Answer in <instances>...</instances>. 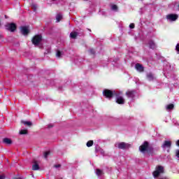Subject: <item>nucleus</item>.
Returning a JSON list of instances; mask_svg holds the SVG:
<instances>
[{"mask_svg": "<svg viewBox=\"0 0 179 179\" xmlns=\"http://www.w3.org/2000/svg\"><path fill=\"white\" fill-rule=\"evenodd\" d=\"M121 92H115V95L116 96V103L117 104H124L125 103V99L122 96H120Z\"/></svg>", "mask_w": 179, "mask_h": 179, "instance_id": "nucleus-4", "label": "nucleus"}, {"mask_svg": "<svg viewBox=\"0 0 179 179\" xmlns=\"http://www.w3.org/2000/svg\"><path fill=\"white\" fill-rule=\"evenodd\" d=\"M149 149V142L145 141L140 147L139 150L140 152H142L143 153L144 152H146Z\"/></svg>", "mask_w": 179, "mask_h": 179, "instance_id": "nucleus-6", "label": "nucleus"}, {"mask_svg": "<svg viewBox=\"0 0 179 179\" xmlns=\"http://www.w3.org/2000/svg\"><path fill=\"white\" fill-rule=\"evenodd\" d=\"M91 52H92V54H94V51H93V50H91Z\"/></svg>", "mask_w": 179, "mask_h": 179, "instance_id": "nucleus-36", "label": "nucleus"}, {"mask_svg": "<svg viewBox=\"0 0 179 179\" xmlns=\"http://www.w3.org/2000/svg\"><path fill=\"white\" fill-rule=\"evenodd\" d=\"M176 50L179 52V43L176 45Z\"/></svg>", "mask_w": 179, "mask_h": 179, "instance_id": "nucleus-30", "label": "nucleus"}, {"mask_svg": "<svg viewBox=\"0 0 179 179\" xmlns=\"http://www.w3.org/2000/svg\"><path fill=\"white\" fill-rule=\"evenodd\" d=\"M79 34V33L76 32V31H72L71 33H70V38H73V40H76V37H78V35Z\"/></svg>", "mask_w": 179, "mask_h": 179, "instance_id": "nucleus-14", "label": "nucleus"}, {"mask_svg": "<svg viewBox=\"0 0 179 179\" xmlns=\"http://www.w3.org/2000/svg\"><path fill=\"white\" fill-rule=\"evenodd\" d=\"M33 166H32V170L36 171V170H40V166H38V162L37 161L34 160L33 161Z\"/></svg>", "mask_w": 179, "mask_h": 179, "instance_id": "nucleus-12", "label": "nucleus"}, {"mask_svg": "<svg viewBox=\"0 0 179 179\" xmlns=\"http://www.w3.org/2000/svg\"><path fill=\"white\" fill-rule=\"evenodd\" d=\"M176 145H177V146H179V140L177 141Z\"/></svg>", "mask_w": 179, "mask_h": 179, "instance_id": "nucleus-34", "label": "nucleus"}, {"mask_svg": "<svg viewBox=\"0 0 179 179\" xmlns=\"http://www.w3.org/2000/svg\"><path fill=\"white\" fill-rule=\"evenodd\" d=\"M111 9H112V10L117 11V10H118V6L117 5H115V4H113L111 6Z\"/></svg>", "mask_w": 179, "mask_h": 179, "instance_id": "nucleus-22", "label": "nucleus"}, {"mask_svg": "<svg viewBox=\"0 0 179 179\" xmlns=\"http://www.w3.org/2000/svg\"><path fill=\"white\" fill-rule=\"evenodd\" d=\"M129 27L130 29H135V24L134 23L130 24Z\"/></svg>", "mask_w": 179, "mask_h": 179, "instance_id": "nucleus-27", "label": "nucleus"}, {"mask_svg": "<svg viewBox=\"0 0 179 179\" xmlns=\"http://www.w3.org/2000/svg\"><path fill=\"white\" fill-rule=\"evenodd\" d=\"M148 45L152 50H156V43H155V41L152 40L149 41Z\"/></svg>", "mask_w": 179, "mask_h": 179, "instance_id": "nucleus-13", "label": "nucleus"}, {"mask_svg": "<svg viewBox=\"0 0 179 179\" xmlns=\"http://www.w3.org/2000/svg\"><path fill=\"white\" fill-rule=\"evenodd\" d=\"M164 173V167L161 165H158L155 168V171H153L152 176L155 178H157L160 174Z\"/></svg>", "mask_w": 179, "mask_h": 179, "instance_id": "nucleus-1", "label": "nucleus"}, {"mask_svg": "<svg viewBox=\"0 0 179 179\" xmlns=\"http://www.w3.org/2000/svg\"><path fill=\"white\" fill-rule=\"evenodd\" d=\"M5 27L7 30L12 32L15 31L17 29L16 24L15 23H8Z\"/></svg>", "mask_w": 179, "mask_h": 179, "instance_id": "nucleus-5", "label": "nucleus"}, {"mask_svg": "<svg viewBox=\"0 0 179 179\" xmlns=\"http://www.w3.org/2000/svg\"><path fill=\"white\" fill-rule=\"evenodd\" d=\"M87 148H90V146H93V141H89L87 143Z\"/></svg>", "mask_w": 179, "mask_h": 179, "instance_id": "nucleus-24", "label": "nucleus"}, {"mask_svg": "<svg viewBox=\"0 0 179 179\" xmlns=\"http://www.w3.org/2000/svg\"><path fill=\"white\" fill-rule=\"evenodd\" d=\"M53 1H55V0H53Z\"/></svg>", "mask_w": 179, "mask_h": 179, "instance_id": "nucleus-37", "label": "nucleus"}, {"mask_svg": "<svg viewBox=\"0 0 179 179\" xmlns=\"http://www.w3.org/2000/svg\"><path fill=\"white\" fill-rule=\"evenodd\" d=\"M135 67H136V69L137 71H138V72H143V71H144L143 66H142V64H141L139 63H137L136 64Z\"/></svg>", "mask_w": 179, "mask_h": 179, "instance_id": "nucleus-11", "label": "nucleus"}, {"mask_svg": "<svg viewBox=\"0 0 179 179\" xmlns=\"http://www.w3.org/2000/svg\"><path fill=\"white\" fill-rule=\"evenodd\" d=\"M41 42V35H36L32 39V43L33 44H34V45H38V44H40Z\"/></svg>", "mask_w": 179, "mask_h": 179, "instance_id": "nucleus-7", "label": "nucleus"}, {"mask_svg": "<svg viewBox=\"0 0 179 179\" xmlns=\"http://www.w3.org/2000/svg\"><path fill=\"white\" fill-rule=\"evenodd\" d=\"M54 167H55V169H59V167H61V164H55V165H54Z\"/></svg>", "mask_w": 179, "mask_h": 179, "instance_id": "nucleus-28", "label": "nucleus"}, {"mask_svg": "<svg viewBox=\"0 0 179 179\" xmlns=\"http://www.w3.org/2000/svg\"><path fill=\"white\" fill-rule=\"evenodd\" d=\"M147 78L148 80H153L155 79V76L152 73H149L147 74Z\"/></svg>", "mask_w": 179, "mask_h": 179, "instance_id": "nucleus-16", "label": "nucleus"}, {"mask_svg": "<svg viewBox=\"0 0 179 179\" xmlns=\"http://www.w3.org/2000/svg\"><path fill=\"white\" fill-rule=\"evenodd\" d=\"M114 94H115V93H114V92L111 91L110 90L106 89L103 92V95L104 97H106V99H108L109 100L113 99Z\"/></svg>", "mask_w": 179, "mask_h": 179, "instance_id": "nucleus-2", "label": "nucleus"}, {"mask_svg": "<svg viewBox=\"0 0 179 179\" xmlns=\"http://www.w3.org/2000/svg\"><path fill=\"white\" fill-rule=\"evenodd\" d=\"M22 123L24 125H27V127H31V125H33V123H31V122L22 121Z\"/></svg>", "mask_w": 179, "mask_h": 179, "instance_id": "nucleus-20", "label": "nucleus"}, {"mask_svg": "<svg viewBox=\"0 0 179 179\" xmlns=\"http://www.w3.org/2000/svg\"><path fill=\"white\" fill-rule=\"evenodd\" d=\"M0 179H5V174L3 173L0 174Z\"/></svg>", "mask_w": 179, "mask_h": 179, "instance_id": "nucleus-29", "label": "nucleus"}, {"mask_svg": "<svg viewBox=\"0 0 179 179\" xmlns=\"http://www.w3.org/2000/svg\"><path fill=\"white\" fill-rule=\"evenodd\" d=\"M176 156H177V157H179V150L177 151Z\"/></svg>", "mask_w": 179, "mask_h": 179, "instance_id": "nucleus-33", "label": "nucleus"}, {"mask_svg": "<svg viewBox=\"0 0 179 179\" xmlns=\"http://www.w3.org/2000/svg\"><path fill=\"white\" fill-rule=\"evenodd\" d=\"M27 134H29L27 129H22L20 131V135H27Z\"/></svg>", "mask_w": 179, "mask_h": 179, "instance_id": "nucleus-21", "label": "nucleus"}, {"mask_svg": "<svg viewBox=\"0 0 179 179\" xmlns=\"http://www.w3.org/2000/svg\"><path fill=\"white\" fill-rule=\"evenodd\" d=\"M61 55H62V53H61V51L57 50V57H58V58H61Z\"/></svg>", "mask_w": 179, "mask_h": 179, "instance_id": "nucleus-25", "label": "nucleus"}, {"mask_svg": "<svg viewBox=\"0 0 179 179\" xmlns=\"http://www.w3.org/2000/svg\"><path fill=\"white\" fill-rule=\"evenodd\" d=\"M150 152H153V148H150Z\"/></svg>", "mask_w": 179, "mask_h": 179, "instance_id": "nucleus-35", "label": "nucleus"}, {"mask_svg": "<svg viewBox=\"0 0 179 179\" xmlns=\"http://www.w3.org/2000/svg\"><path fill=\"white\" fill-rule=\"evenodd\" d=\"M56 20L57 22H61V20H62V14L61 13L57 14L56 16Z\"/></svg>", "mask_w": 179, "mask_h": 179, "instance_id": "nucleus-18", "label": "nucleus"}, {"mask_svg": "<svg viewBox=\"0 0 179 179\" xmlns=\"http://www.w3.org/2000/svg\"><path fill=\"white\" fill-rule=\"evenodd\" d=\"M166 19L171 22H176V20L178 19V15L176 14H169L166 16Z\"/></svg>", "mask_w": 179, "mask_h": 179, "instance_id": "nucleus-8", "label": "nucleus"}, {"mask_svg": "<svg viewBox=\"0 0 179 179\" xmlns=\"http://www.w3.org/2000/svg\"><path fill=\"white\" fill-rule=\"evenodd\" d=\"M99 152H100V153H101V155H104V150L100 149V150H99Z\"/></svg>", "mask_w": 179, "mask_h": 179, "instance_id": "nucleus-31", "label": "nucleus"}, {"mask_svg": "<svg viewBox=\"0 0 179 179\" xmlns=\"http://www.w3.org/2000/svg\"><path fill=\"white\" fill-rule=\"evenodd\" d=\"M3 143H6L7 145H10L12 143V140H10V138H4Z\"/></svg>", "mask_w": 179, "mask_h": 179, "instance_id": "nucleus-19", "label": "nucleus"}, {"mask_svg": "<svg viewBox=\"0 0 179 179\" xmlns=\"http://www.w3.org/2000/svg\"><path fill=\"white\" fill-rule=\"evenodd\" d=\"M52 124H49V125H48V128H52Z\"/></svg>", "mask_w": 179, "mask_h": 179, "instance_id": "nucleus-32", "label": "nucleus"}, {"mask_svg": "<svg viewBox=\"0 0 179 179\" xmlns=\"http://www.w3.org/2000/svg\"><path fill=\"white\" fill-rule=\"evenodd\" d=\"M21 33L24 36H27L30 31L29 30V27H21Z\"/></svg>", "mask_w": 179, "mask_h": 179, "instance_id": "nucleus-10", "label": "nucleus"}, {"mask_svg": "<svg viewBox=\"0 0 179 179\" xmlns=\"http://www.w3.org/2000/svg\"><path fill=\"white\" fill-rule=\"evenodd\" d=\"M171 141H164L162 148H171Z\"/></svg>", "mask_w": 179, "mask_h": 179, "instance_id": "nucleus-15", "label": "nucleus"}, {"mask_svg": "<svg viewBox=\"0 0 179 179\" xmlns=\"http://www.w3.org/2000/svg\"><path fill=\"white\" fill-rule=\"evenodd\" d=\"M126 96L129 99H134V97H135V90H128L126 92Z\"/></svg>", "mask_w": 179, "mask_h": 179, "instance_id": "nucleus-9", "label": "nucleus"}, {"mask_svg": "<svg viewBox=\"0 0 179 179\" xmlns=\"http://www.w3.org/2000/svg\"><path fill=\"white\" fill-rule=\"evenodd\" d=\"M96 176H101L103 174V171L100 170L99 169H97L96 170Z\"/></svg>", "mask_w": 179, "mask_h": 179, "instance_id": "nucleus-23", "label": "nucleus"}, {"mask_svg": "<svg viewBox=\"0 0 179 179\" xmlns=\"http://www.w3.org/2000/svg\"><path fill=\"white\" fill-rule=\"evenodd\" d=\"M115 146L116 148H118V149L127 150L131 148V144L124 142H121L115 144Z\"/></svg>", "mask_w": 179, "mask_h": 179, "instance_id": "nucleus-3", "label": "nucleus"}, {"mask_svg": "<svg viewBox=\"0 0 179 179\" xmlns=\"http://www.w3.org/2000/svg\"><path fill=\"white\" fill-rule=\"evenodd\" d=\"M48 155H50V151H47L44 153V157L45 159H47Z\"/></svg>", "mask_w": 179, "mask_h": 179, "instance_id": "nucleus-26", "label": "nucleus"}, {"mask_svg": "<svg viewBox=\"0 0 179 179\" xmlns=\"http://www.w3.org/2000/svg\"><path fill=\"white\" fill-rule=\"evenodd\" d=\"M174 108V104L170 103L168 106H166V110L167 111H170Z\"/></svg>", "mask_w": 179, "mask_h": 179, "instance_id": "nucleus-17", "label": "nucleus"}]
</instances>
